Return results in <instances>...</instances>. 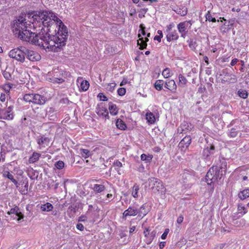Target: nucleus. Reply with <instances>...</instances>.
Masks as SVG:
<instances>
[{
  "label": "nucleus",
  "instance_id": "obj_63",
  "mask_svg": "<svg viewBox=\"0 0 249 249\" xmlns=\"http://www.w3.org/2000/svg\"><path fill=\"white\" fill-rule=\"evenodd\" d=\"M157 34H158V36H160V37L162 38L163 37V34L161 30H158L157 31Z\"/></svg>",
  "mask_w": 249,
  "mask_h": 249
},
{
  "label": "nucleus",
  "instance_id": "obj_41",
  "mask_svg": "<svg viewBox=\"0 0 249 249\" xmlns=\"http://www.w3.org/2000/svg\"><path fill=\"white\" fill-rule=\"evenodd\" d=\"M176 12L178 14L181 16H185L187 15L188 11L187 8L183 7L182 8L177 9Z\"/></svg>",
  "mask_w": 249,
  "mask_h": 249
},
{
  "label": "nucleus",
  "instance_id": "obj_8",
  "mask_svg": "<svg viewBox=\"0 0 249 249\" xmlns=\"http://www.w3.org/2000/svg\"><path fill=\"white\" fill-rule=\"evenodd\" d=\"M192 22L191 20L181 22L177 25V28L180 34L181 37L185 38L189 30L191 28Z\"/></svg>",
  "mask_w": 249,
  "mask_h": 249
},
{
  "label": "nucleus",
  "instance_id": "obj_50",
  "mask_svg": "<svg viewBox=\"0 0 249 249\" xmlns=\"http://www.w3.org/2000/svg\"><path fill=\"white\" fill-rule=\"evenodd\" d=\"M98 97L100 98V100L103 101H107L108 99L106 96H105L103 93H99L98 95Z\"/></svg>",
  "mask_w": 249,
  "mask_h": 249
},
{
  "label": "nucleus",
  "instance_id": "obj_5",
  "mask_svg": "<svg viewBox=\"0 0 249 249\" xmlns=\"http://www.w3.org/2000/svg\"><path fill=\"white\" fill-rule=\"evenodd\" d=\"M149 185L153 193H157L163 192L165 193V188L162 182L157 178H151L149 180Z\"/></svg>",
  "mask_w": 249,
  "mask_h": 249
},
{
  "label": "nucleus",
  "instance_id": "obj_64",
  "mask_svg": "<svg viewBox=\"0 0 249 249\" xmlns=\"http://www.w3.org/2000/svg\"><path fill=\"white\" fill-rule=\"evenodd\" d=\"M127 83V80L126 79H123V81L121 82L120 86H122Z\"/></svg>",
  "mask_w": 249,
  "mask_h": 249
},
{
  "label": "nucleus",
  "instance_id": "obj_57",
  "mask_svg": "<svg viewBox=\"0 0 249 249\" xmlns=\"http://www.w3.org/2000/svg\"><path fill=\"white\" fill-rule=\"evenodd\" d=\"M236 224H239L238 226L242 225L244 226L245 224V220L244 219H241L239 221H237L235 223Z\"/></svg>",
  "mask_w": 249,
  "mask_h": 249
},
{
  "label": "nucleus",
  "instance_id": "obj_40",
  "mask_svg": "<svg viewBox=\"0 0 249 249\" xmlns=\"http://www.w3.org/2000/svg\"><path fill=\"white\" fill-rule=\"evenodd\" d=\"M163 81L161 80H157L155 84H154V87H155V88L160 91V90H161L162 89V87H163Z\"/></svg>",
  "mask_w": 249,
  "mask_h": 249
},
{
  "label": "nucleus",
  "instance_id": "obj_61",
  "mask_svg": "<svg viewBox=\"0 0 249 249\" xmlns=\"http://www.w3.org/2000/svg\"><path fill=\"white\" fill-rule=\"evenodd\" d=\"M136 229V227L135 226H132L129 229V233H133Z\"/></svg>",
  "mask_w": 249,
  "mask_h": 249
},
{
  "label": "nucleus",
  "instance_id": "obj_11",
  "mask_svg": "<svg viewBox=\"0 0 249 249\" xmlns=\"http://www.w3.org/2000/svg\"><path fill=\"white\" fill-rule=\"evenodd\" d=\"M27 59L32 62H36L41 59V55L37 52L29 50H26V55Z\"/></svg>",
  "mask_w": 249,
  "mask_h": 249
},
{
  "label": "nucleus",
  "instance_id": "obj_19",
  "mask_svg": "<svg viewBox=\"0 0 249 249\" xmlns=\"http://www.w3.org/2000/svg\"><path fill=\"white\" fill-rule=\"evenodd\" d=\"M33 99L35 104L43 105L46 102V98L39 94H34Z\"/></svg>",
  "mask_w": 249,
  "mask_h": 249
},
{
  "label": "nucleus",
  "instance_id": "obj_52",
  "mask_svg": "<svg viewBox=\"0 0 249 249\" xmlns=\"http://www.w3.org/2000/svg\"><path fill=\"white\" fill-rule=\"evenodd\" d=\"M113 165L114 166L119 168L122 167L123 166L122 163L118 160H115L113 162Z\"/></svg>",
  "mask_w": 249,
  "mask_h": 249
},
{
  "label": "nucleus",
  "instance_id": "obj_17",
  "mask_svg": "<svg viewBox=\"0 0 249 249\" xmlns=\"http://www.w3.org/2000/svg\"><path fill=\"white\" fill-rule=\"evenodd\" d=\"M164 87L173 93H176L177 91V86L174 80L166 81Z\"/></svg>",
  "mask_w": 249,
  "mask_h": 249
},
{
  "label": "nucleus",
  "instance_id": "obj_10",
  "mask_svg": "<svg viewBox=\"0 0 249 249\" xmlns=\"http://www.w3.org/2000/svg\"><path fill=\"white\" fill-rule=\"evenodd\" d=\"M248 212L245 206L243 203H239L237 205V212L232 215L233 220H236L245 215Z\"/></svg>",
  "mask_w": 249,
  "mask_h": 249
},
{
  "label": "nucleus",
  "instance_id": "obj_7",
  "mask_svg": "<svg viewBox=\"0 0 249 249\" xmlns=\"http://www.w3.org/2000/svg\"><path fill=\"white\" fill-rule=\"evenodd\" d=\"M13 109V106L10 105L7 107L0 106V119L6 120H13L14 117Z\"/></svg>",
  "mask_w": 249,
  "mask_h": 249
},
{
  "label": "nucleus",
  "instance_id": "obj_49",
  "mask_svg": "<svg viewBox=\"0 0 249 249\" xmlns=\"http://www.w3.org/2000/svg\"><path fill=\"white\" fill-rule=\"evenodd\" d=\"M140 29L139 31V34H142L143 36H145L146 35V33L145 31V27L143 24H141L140 26Z\"/></svg>",
  "mask_w": 249,
  "mask_h": 249
},
{
  "label": "nucleus",
  "instance_id": "obj_32",
  "mask_svg": "<svg viewBox=\"0 0 249 249\" xmlns=\"http://www.w3.org/2000/svg\"><path fill=\"white\" fill-rule=\"evenodd\" d=\"M105 186L103 184H95L93 185V190L97 193H100L105 190Z\"/></svg>",
  "mask_w": 249,
  "mask_h": 249
},
{
  "label": "nucleus",
  "instance_id": "obj_62",
  "mask_svg": "<svg viewBox=\"0 0 249 249\" xmlns=\"http://www.w3.org/2000/svg\"><path fill=\"white\" fill-rule=\"evenodd\" d=\"M203 60L206 63L207 65H208L209 64V58H208V57L207 56H204Z\"/></svg>",
  "mask_w": 249,
  "mask_h": 249
},
{
  "label": "nucleus",
  "instance_id": "obj_12",
  "mask_svg": "<svg viewBox=\"0 0 249 249\" xmlns=\"http://www.w3.org/2000/svg\"><path fill=\"white\" fill-rule=\"evenodd\" d=\"M138 209L135 206H129L123 213V219H125L128 216H135L138 215Z\"/></svg>",
  "mask_w": 249,
  "mask_h": 249
},
{
  "label": "nucleus",
  "instance_id": "obj_23",
  "mask_svg": "<svg viewBox=\"0 0 249 249\" xmlns=\"http://www.w3.org/2000/svg\"><path fill=\"white\" fill-rule=\"evenodd\" d=\"M145 119L149 124H155L156 120L155 115L150 111L146 113Z\"/></svg>",
  "mask_w": 249,
  "mask_h": 249
},
{
  "label": "nucleus",
  "instance_id": "obj_22",
  "mask_svg": "<svg viewBox=\"0 0 249 249\" xmlns=\"http://www.w3.org/2000/svg\"><path fill=\"white\" fill-rule=\"evenodd\" d=\"M192 142L191 137L190 136H186L179 142V145L182 148L189 147Z\"/></svg>",
  "mask_w": 249,
  "mask_h": 249
},
{
  "label": "nucleus",
  "instance_id": "obj_51",
  "mask_svg": "<svg viewBox=\"0 0 249 249\" xmlns=\"http://www.w3.org/2000/svg\"><path fill=\"white\" fill-rule=\"evenodd\" d=\"M170 230L168 228H167L165 230L164 232L161 236V238L162 239H165L167 238L168 234L169 233Z\"/></svg>",
  "mask_w": 249,
  "mask_h": 249
},
{
  "label": "nucleus",
  "instance_id": "obj_60",
  "mask_svg": "<svg viewBox=\"0 0 249 249\" xmlns=\"http://www.w3.org/2000/svg\"><path fill=\"white\" fill-rule=\"evenodd\" d=\"M161 38H162L161 37H160V36L157 35V36H155L154 39L155 40H157L159 42H160Z\"/></svg>",
  "mask_w": 249,
  "mask_h": 249
},
{
  "label": "nucleus",
  "instance_id": "obj_4",
  "mask_svg": "<svg viewBox=\"0 0 249 249\" xmlns=\"http://www.w3.org/2000/svg\"><path fill=\"white\" fill-rule=\"evenodd\" d=\"M174 23H170L166 26L165 34L166 38L168 42L177 40L179 38V35L177 31L174 29Z\"/></svg>",
  "mask_w": 249,
  "mask_h": 249
},
{
  "label": "nucleus",
  "instance_id": "obj_29",
  "mask_svg": "<svg viewBox=\"0 0 249 249\" xmlns=\"http://www.w3.org/2000/svg\"><path fill=\"white\" fill-rule=\"evenodd\" d=\"M53 209V205L47 202L46 204H42L40 206V209L43 212H50Z\"/></svg>",
  "mask_w": 249,
  "mask_h": 249
},
{
  "label": "nucleus",
  "instance_id": "obj_39",
  "mask_svg": "<svg viewBox=\"0 0 249 249\" xmlns=\"http://www.w3.org/2000/svg\"><path fill=\"white\" fill-rule=\"evenodd\" d=\"M178 79H179V82L178 85H182V86H185L186 85L187 83V80L185 76H184L182 74H180L178 75Z\"/></svg>",
  "mask_w": 249,
  "mask_h": 249
},
{
  "label": "nucleus",
  "instance_id": "obj_21",
  "mask_svg": "<svg viewBox=\"0 0 249 249\" xmlns=\"http://www.w3.org/2000/svg\"><path fill=\"white\" fill-rule=\"evenodd\" d=\"M28 180L27 178L22 179L21 181V188H20L19 192L22 195H26L28 193Z\"/></svg>",
  "mask_w": 249,
  "mask_h": 249
},
{
  "label": "nucleus",
  "instance_id": "obj_35",
  "mask_svg": "<svg viewBox=\"0 0 249 249\" xmlns=\"http://www.w3.org/2000/svg\"><path fill=\"white\" fill-rule=\"evenodd\" d=\"M80 154L83 158L86 159L91 155V152L88 149L81 148L80 149Z\"/></svg>",
  "mask_w": 249,
  "mask_h": 249
},
{
  "label": "nucleus",
  "instance_id": "obj_30",
  "mask_svg": "<svg viewBox=\"0 0 249 249\" xmlns=\"http://www.w3.org/2000/svg\"><path fill=\"white\" fill-rule=\"evenodd\" d=\"M238 197L241 200H244L249 197V189H244L238 193Z\"/></svg>",
  "mask_w": 249,
  "mask_h": 249
},
{
  "label": "nucleus",
  "instance_id": "obj_27",
  "mask_svg": "<svg viewBox=\"0 0 249 249\" xmlns=\"http://www.w3.org/2000/svg\"><path fill=\"white\" fill-rule=\"evenodd\" d=\"M3 176L5 178H7L16 186L18 187V181L14 178L13 176L8 171H4Z\"/></svg>",
  "mask_w": 249,
  "mask_h": 249
},
{
  "label": "nucleus",
  "instance_id": "obj_2",
  "mask_svg": "<svg viewBox=\"0 0 249 249\" xmlns=\"http://www.w3.org/2000/svg\"><path fill=\"white\" fill-rule=\"evenodd\" d=\"M222 171L221 168L217 166H213L208 171L205 179L208 185H212L221 178Z\"/></svg>",
  "mask_w": 249,
  "mask_h": 249
},
{
  "label": "nucleus",
  "instance_id": "obj_26",
  "mask_svg": "<svg viewBox=\"0 0 249 249\" xmlns=\"http://www.w3.org/2000/svg\"><path fill=\"white\" fill-rule=\"evenodd\" d=\"M108 109L110 114L112 115H116L118 113L117 106L112 102H109L108 104Z\"/></svg>",
  "mask_w": 249,
  "mask_h": 249
},
{
  "label": "nucleus",
  "instance_id": "obj_9",
  "mask_svg": "<svg viewBox=\"0 0 249 249\" xmlns=\"http://www.w3.org/2000/svg\"><path fill=\"white\" fill-rule=\"evenodd\" d=\"M143 234L145 238V242L147 245L150 244L153 240L154 239L156 231H153L152 232H150L149 228H145L143 231Z\"/></svg>",
  "mask_w": 249,
  "mask_h": 249
},
{
  "label": "nucleus",
  "instance_id": "obj_16",
  "mask_svg": "<svg viewBox=\"0 0 249 249\" xmlns=\"http://www.w3.org/2000/svg\"><path fill=\"white\" fill-rule=\"evenodd\" d=\"M36 142L37 144L39 145V149L42 147H45L48 146L50 143V139L49 138L44 136H41L37 139Z\"/></svg>",
  "mask_w": 249,
  "mask_h": 249
},
{
  "label": "nucleus",
  "instance_id": "obj_36",
  "mask_svg": "<svg viewBox=\"0 0 249 249\" xmlns=\"http://www.w3.org/2000/svg\"><path fill=\"white\" fill-rule=\"evenodd\" d=\"M215 147L213 145H211L209 148H207L204 150L206 153V157L208 158L209 157L213 155L214 153Z\"/></svg>",
  "mask_w": 249,
  "mask_h": 249
},
{
  "label": "nucleus",
  "instance_id": "obj_54",
  "mask_svg": "<svg viewBox=\"0 0 249 249\" xmlns=\"http://www.w3.org/2000/svg\"><path fill=\"white\" fill-rule=\"evenodd\" d=\"M3 75L6 79H10L11 78V75L8 72L4 71Z\"/></svg>",
  "mask_w": 249,
  "mask_h": 249
},
{
  "label": "nucleus",
  "instance_id": "obj_3",
  "mask_svg": "<svg viewBox=\"0 0 249 249\" xmlns=\"http://www.w3.org/2000/svg\"><path fill=\"white\" fill-rule=\"evenodd\" d=\"M66 72L58 69L49 72L47 76V80L53 83H62L65 81Z\"/></svg>",
  "mask_w": 249,
  "mask_h": 249
},
{
  "label": "nucleus",
  "instance_id": "obj_47",
  "mask_svg": "<svg viewBox=\"0 0 249 249\" xmlns=\"http://www.w3.org/2000/svg\"><path fill=\"white\" fill-rule=\"evenodd\" d=\"M238 134L237 131H236L235 128H232L230 132L229 136L230 137H235L237 136Z\"/></svg>",
  "mask_w": 249,
  "mask_h": 249
},
{
  "label": "nucleus",
  "instance_id": "obj_14",
  "mask_svg": "<svg viewBox=\"0 0 249 249\" xmlns=\"http://www.w3.org/2000/svg\"><path fill=\"white\" fill-rule=\"evenodd\" d=\"M221 82L223 84L225 83H234L237 82L236 76L232 74L227 72L221 78Z\"/></svg>",
  "mask_w": 249,
  "mask_h": 249
},
{
  "label": "nucleus",
  "instance_id": "obj_55",
  "mask_svg": "<svg viewBox=\"0 0 249 249\" xmlns=\"http://www.w3.org/2000/svg\"><path fill=\"white\" fill-rule=\"evenodd\" d=\"M76 228L80 231H83L84 227L81 223H78L76 225Z\"/></svg>",
  "mask_w": 249,
  "mask_h": 249
},
{
  "label": "nucleus",
  "instance_id": "obj_59",
  "mask_svg": "<svg viewBox=\"0 0 249 249\" xmlns=\"http://www.w3.org/2000/svg\"><path fill=\"white\" fill-rule=\"evenodd\" d=\"M166 245V242H160L159 244V248L160 249H162Z\"/></svg>",
  "mask_w": 249,
  "mask_h": 249
},
{
  "label": "nucleus",
  "instance_id": "obj_46",
  "mask_svg": "<svg viewBox=\"0 0 249 249\" xmlns=\"http://www.w3.org/2000/svg\"><path fill=\"white\" fill-rule=\"evenodd\" d=\"M55 167L58 169H62L64 167V162L62 160H59L55 163Z\"/></svg>",
  "mask_w": 249,
  "mask_h": 249
},
{
  "label": "nucleus",
  "instance_id": "obj_43",
  "mask_svg": "<svg viewBox=\"0 0 249 249\" xmlns=\"http://www.w3.org/2000/svg\"><path fill=\"white\" fill-rule=\"evenodd\" d=\"M205 18H206V20H208L209 21H212L213 22H215L216 21V20L215 19V18H213L212 16V15L211 14V13H210V11L209 10L206 15H205Z\"/></svg>",
  "mask_w": 249,
  "mask_h": 249
},
{
  "label": "nucleus",
  "instance_id": "obj_42",
  "mask_svg": "<svg viewBox=\"0 0 249 249\" xmlns=\"http://www.w3.org/2000/svg\"><path fill=\"white\" fill-rule=\"evenodd\" d=\"M162 75L165 78H168L171 76V72L170 69L169 68L165 69L162 72Z\"/></svg>",
  "mask_w": 249,
  "mask_h": 249
},
{
  "label": "nucleus",
  "instance_id": "obj_56",
  "mask_svg": "<svg viewBox=\"0 0 249 249\" xmlns=\"http://www.w3.org/2000/svg\"><path fill=\"white\" fill-rule=\"evenodd\" d=\"M184 217L182 215H180L179 216V217L177 218V222L180 224L182 223L183 221Z\"/></svg>",
  "mask_w": 249,
  "mask_h": 249
},
{
  "label": "nucleus",
  "instance_id": "obj_1",
  "mask_svg": "<svg viewBox=\"0 0 249 249\" xmlns=\"http://www.w3.org/2000/svg\"><path fill=\"white\" fill-rule=\"evenodd\" d=\"M33 21L19 16L12 27L14 35L21 40L42 47L48 51L59 52L66 45L67 27L53 13L36 11L28 14Z\"/></svg>",
  "mask_w": 249,
  "mask_h": 249
},
{
  "label": "nucleus",
  "instance_id": "obj_45",
  "mask_svg": "<svg viewBox=\"0 0 249 249\" xmlns=\"http://www.w3.org/2000/svg\"><path fill=\"white\" fill-rule=\"evenodd\" d=\"M116 86V84L115 83H108L106 89L107 90L112 92L114 90Z\"/></svg>",
  "mask_w": 249,
  "mask_h": 249
},
{
  "label": "nucleus",
  "instance_id": "obj_13",
  "mask_svg": "<svg viewBox=\"0 0 249 249\" xmlns=\"http://www.w3.org/2000/svg\"><path fill=\"white\" fill-rule=\"evenodd\" d=\"M77 84L80 91H86L89 89V82L87 80H84L82 77H78Z\"/></svg>",
  "mask_w": 249,
  "mask_h": 249
},
{
  "label": "nucleus",
  "instance_id": "obj_31",
  "mask_svg": "<svg viewBox=\"0 0 249 249\" xmlns=\"http://www.w3.org/2000/svg\"><path fill=\"white\" fill-rule=\"evenodd\" d=\"M117 127L120 130H125L126 128V125L125 123L121 119H118L116 122Z\"/></svg>",
  "mask_w": 249,
  "mask_h": 249
},
{
  "label": "nucleus",
  "instance_id": "obj_48",
  "mask_svg": "<svg viewBox=\"0 0 249 249\" xmlns=\"http://www.w3.org/2000/svg\"><path fill=\"white\" fill-rule=\"evenodd\" d=\"M118 94L119 96H124L126 93V89L124 88H120L117 90Z\"/></svg>",
  "mask_w": 249,
  "mask_h": 249
},
{
  "label": "nucleus",
  "instance_id": "obj_24",
  "mask_svg": "<svg viewBox=\"0 0 249 249\" xmlns=\"http://www.w3.org/2000/svg\"><path fill=\"white\" fill-rule=\"evenodd\" d=\"M8 97H10V95L5 93H1L0 95V106L4 107L8 106Z\"/></svg>",
  "mask_w": 249,
  "mask_h": 249
},
{
  "label": "nucleus",
  "instance_id": "obj_15",
  "mask_svg": "<svg viewBox=\"0 0 249 249\" xmlns=\"http://www.w3.org/2000/svg\"><path fill=\"white\" fill-rule=\"evenodd\" d=\"M96 112L100 117H102L105 119H109L108 110L106 107L98 105L96 108Z\"/></svg>",
  "mask_w": 249,
  "mask_h": 249
},
{
  "label": "nucleus",
  "instance_id": "obj_18",
  "mask_svg": "<svg viewBox=\"0 0 249 249\" xmlns=\"http://www.w3.org/2000/svg\"><path fill=\"white\" fill-rule=\"evenodd\" d=\"M7 213L8 214H15L17 216H18V218L17 219L18 221H19L20 220L23 219L24 216V214L20 212L19 208L18 206H15L14 208L11 209L10 211H9Z\"/></svg>",
  "mask_w": 249,
  "mask_h": 249
},
{
  "label": "nucleus",
  "instance_id": "obj_33",
  "mask_svg": "<svg viewBox=\"0 0 249 249\" xmlns=\"http://www.w3.org/2000/svg\"><path fill=\"white\" fill-rule=\"evenodd\" d=\"M153 156L151 154L146 155L145 154H142L141 155V159L142 160L145 161V163H149L150 162L152 159Z\"/></svg>",
  "mask_w": 249,
  "mask_h": 249
},
{
  "label": "nucleus",
  "instance_id": "obj_44",
  "mask_svg": "<svg viewBox=\"0 0 249 249\" xmlns=\"http://www.w3.org/2000/svg\"><path fill=\"white\" fill-rule=\"evenodd\" d=\"M238 95L243 99H246L248 96V93L245 90L240 89L238 91Z\"/></svg>",
  "mask_w": 249,
  "mask_h": 249
},
{
  "label": "nucleus",
  "instance_id": "obj_53",
  "mask_svg": "<svg viewBox=\"0 0 249 249\" xmlns=\"http://www.w3.org/2000/svg\"><path fill=\"white\" fill-rule=\"evenodd\" d=\"M220 30H221L222 32L226 33V32H228L230 30V28H227L226 27V24H224V25H223L221 26Z\"/></svg>",
  "mask_w": 249,
  "mask_h": 249
},
{
  "label": "nucleus",
  "instance_id": "obj_25",
  "mask_svg": "<svg viewBox=\"0 0 249 249\" xmlns=\"http://www.w3.org/2000/svg\"><path fill=\"white\" fill-rule=\"evenodd\" d=\"M41 157V154L36 152H34L32 155L29 157L28 159V163L29 164H33L37 161Z\"/></svg>",
  "mask_w": 249,
  "mask_h": 249
},
{
  "label": "nucleus",
  "instance_id": "obj_38",
  "mask_svg": "<svg viewBox=\"0 0 249 249\" xmlns=\"http://www.w3.org/2000/svg\"><path fill=\"white\" fill-rule=\"evenodd\" d=\"M33 96H34L33 93L25 94L23 97V99L24 101H25L26 102H29V103L32 102L33 103V101H34Z\"/></svg>",
  "mask_w": 249,
  "mask_h": 249
},
{
  "label": "nucleus",
  "instance_id": "obj_20",
  "mask_svg": "<svg viewBox=\"0 0 249 249\" xmlns=\"http://www.w3.org/2000/svg\"><path fill=\"white\" fill-rule=\"evenodd\" d=\"M138 36L139 40H138L137 44L140 46L139 49L141 50L146 49L147 46V42L149 40L148 37H145L144 40L143 38L141 36L140 34H139Z\"/></svg>",
  "mask_w": 249,
  "mask_h": 249
},
{
  "label": "nucleus",
  "instance_id": "obj_6",
  "mask_svg": "<svg viewBox=\"0 0 249 249\" xmlns=\"http://www.w3.org/2000/svg\"><path fill=\"white\" fill-rule=\"evenodd\" d=\"M8 55L18 62L23 63L25 59L26 52L19 48H15L9 51Z\"/></svg>",
  "mask_w": 249,
  "mask_h": 249
},
{
  "label": "nucleus",
  "instance_id": "obj_34",
  "mask_svg": "<svg viewBox=\"0 0 249 249\" xmlns=\"http://www.w3.org/2000/svg\"><path fill=\"white\" fill-rule=\"evenodd\" d=\"M13 87V84L10 83H7L4 84L1 88L3 89L6 94L9 95L10 89Z\"/></svg>",
  "mask_w": 249,
  "mask_h": 249
},
{
  "label": "nucleus",
  "instance_id": "obj_28",
  "mask_svg": "<svg viewBox=\"0 0 249 249\" xmlns=\"http://www.w3.org/2000/svg\"><path fill=\"white\" fill-rule=\"evenodd\" d=\"M138 215L141 218H143L147 213L148 211L146 210V206L145 204L142 205L141 207L138 209Z\"/></svg>",
  "mask_w": 249,
  "mask_h": 249
},
{
  "label": "nucleus",
  "instance_id": "obj_58",
  "mask_svg": "<svg viewBox=\"0 0 249 249\" xmlns=\"http://www.w3.org/2000/svg\"><path fill=\"white\" fill-rule=\"evenodd\" d=\"M238 62V59L237 58H234L233 59L231 62V66H234L237 62Z\"/></svg>",
  "mask_w": 249,
  "mask_h": 249
},
{
  "label": "nucleus",
  "instance_id": "obj_37",
  "mask_svg": "<svg viewBox=\"0 0 249 249\" xmlns=\"http://www.w3.org/2000/svg\"><path fill=\"white\" fill-rule=\"evenodd\" d=\"M140 190V187L138 185L135 184L132 189V196L135 198L138 197V191Z\"/></svg>",
  "mask_w": 249,
  "mask_h": 249
}]
</instances>
